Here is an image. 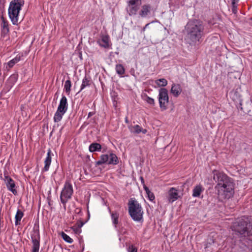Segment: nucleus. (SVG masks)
I'll list each match as a JSON object with an SVG mask.
<instances>
[{
    "mask_svg": "<svg viewBox=\"0 0 252 252\" xmlns=\"http://www.w3.org/2000/svg\"><path fill=\"white\" fill-rule=\"evenodd\" d=\"M143 188H144L145 191H146V194L149 193V191H151L147 187L144 186Z\"/></svg>",
    "mask_w": 252,
    "mask_h": 252,
    "instance_id": "obj_36",
    "label": "nucleus"
},
{
    "mask_svg": "<svg viewBox=\"0 0 252 252\" xmlns=\"http://www.w3.org/2000/svg\"><path fill=\"white\" fill-rule=\"evenodd\" d=\"M144 100L149 104L154 106L155 104V100L150 96L146 95Z\"/></svg>",
    "mask_w": 252,
    "mask_h": 252,
    "instance_id": "obj_33",
    "label": "nucleus"
},
{
    "mask_svg": "<svg viewBox=\"0 0 252 252\" xmlns=\"http://www.w3.org/2000/svg\"><path fill=\"white\" fill-rule=\"evenodd\" d=\"M180 196L178 190L175 188H171L167 193V199L169 203H172L178 199Z\"/></svg>",
    "mask_w": 252,
    "mask_h": 252,
    "instance_id": "obj_12",
    "label": "nucleus"
},
{
    "mask_svg": "<svg viewBox=\"0 0 252 252\" xmlns=\"http://www.w3.org/2000/svg\"><path fill=\"white\" fill-rule=\"evenodd\" d=\"M158 99L159 107L161 110H166L169 102L168 91L166 89L162 88L159 90Z\"/></svg>",
    "mask_w": 252,
    "mask_h": 252,
    "instance_id": "obj_8",
    "label": "nucleus"
},
{
    "mask_svg": "<svg viewBox=\"0 0 252 252\" xmlns=\"http://www.w3.org/2000/svg\"><path fill=\"white\" fill-rule=\"evenodd\" d=\"M125 122L126 123H128V120H127V118L126 117V119H125Z\"/></svg>",
    "mask_w": 252,
    "mask_h": 252,
    "instance_id": "obj_41",
    "label": "nucleus"
},
{
    "mask_svg": "<svg viewBox=\"0 0 252 252\" xmlns=\"http://www.w3.org/2000/svg\"><path fill=\"white\" fill-rule=\"evenodd\" d=\"M101 146L97 143H93L91 144L89 147V151L91 153L94 152H100L101 150Z\"/></svg>",
    "mask_w": 252,
    "mask_h": 252,
    "instance_id": "obj_21",
    "label": "nucleus"
},
{
    "mask_svg": "<svg viewBox=\"0 0 252 252\" xmlns=\"http://www.w3.org/2000/svg\"><path fill=\"white\" fill-rule=\"evenodd\" d=\"M186 35L185 40L190 45L201 43L204 35V27L202 22L194 20L188 22L185 26Z\"/></svg>",
    "mask_w": 252,
    "mask_h": 252,
    "instance_id": "obj_2",
    "label": "nucleus"
},
{
    "mask_svg": "<svg viewBox=\"0 0 252 252\" xmlns=\"http://www.w3.org/2000/svg\"><path fill=\"white\" fill-rule=\"evenodd\" d=\"M140 180H141V183L144 184V179L142 177H140Z\"/></svg>",
    "mask_w": 252,
    "mask_h": 252,
    "instance_id": "obj_40",
    "label": "nucleus"
},
{
    "mask_svg": "<svg viewBox=\"0 0 252 252\" xmlns=\"http://www.w3.org/2000/svg\"><path fill=\"white\" fill-rule=\"evenodd\" d=\"M248 221L246 220L245 218H241L237 220L235 225L233 227L234 230L238 232L241 235L245 236L246 234H247L248 236H249L252 234V233L251 231H248Z\"/></svg>",
    "mask_w": 252,
    "mask_h": 252,
    "instance_id": "obj_6",
    "label": "nucleus"
},
{
    "mask_svg": "<svg viewBox=\"0 0 252 252\" xmlns=\"http://www.w3.org/2000/svg\"><path fill=\"white\" fill-rule=\"evenodd\" d=\"M95 114V113L94 112H90L89 113H88V118H90L92 116H93L94 114Z\"/></svg>",
    "mask_w": 252,
    "mask_h": 252,
    "instance_id": "obj_37",
    "label": "nucleus"
},
{
    "mask_svg": "<svg viewBox=\"0 0 252 252\" xmlns=\"http://www.w3.org/2000/svg\"><path fill=\"white\" fill-rule=\"evenodd\" d=\"M150 25V23H148L147 24L145 27L143 28V29L142 30V31L144 32L146 29V28H148V26Z\"/></svg>",
    "mask_w": 252,
    "mask_h": 252,
    "instance_id": "obj_38",
    "label": "nucleus"
},
{
    "mask_svg": "<svg viewBox=\"0 0 252 252\" xmlns=\"http://www.w3.org/2000/svg\"><path fill=\"white\" fill-rule=\"evenodd\" d=\"M239 0H232V12L233 13L236 14L237 13V2Z\"/></svg>",
    "mask_w": 252,
    "mask_h": 252,
    "instance_id": "obj_32",
    "label": "nucleus"
},
{
    "mask_svg": "<svg viewBox=\"0 0 252 252\" xmlns=\"http://www.w3.org/2000/svg\"><path fill=\"white\" fill-rule=\"evenodd\" d=\"M91 84V80L88 77L85 76L82 80V84L81 85L80 90L79 93L82 91L86 87L90 86Z\"/></svg>",
    "mask_w": 252,
    "mask_h": 252,
    "instance_id": "obj_25",
    "label": "nucleus"
},
{
    "mask_svg": "<svg viewBox=\"0 0 252 252\" xmlns=\"http://www.w3.org/2000/svg\"><path fill=\"white\" fill-rule=\"evenodd\" d=\"M130 130L131 132L139 134L140 133H142L143 134H145L147 133V130L146 129L143 128L142 127L139 126L138 125H135L133 126H131L130 128Z\"/></svg>",
    "mask_w": 252,
    "mask_h": 252,
    "instance_id": "obj_20",
    "label": "nucleus"
},
{
    "mask_svg": "<svg viewBox=\"0 0 252 252\" xmlns=\"http://www.w3.org/2000/svg\"><path fill=\"white\" fill-rule=\"evenodd\" d=\"M84 224V222H82V221H81V222H80V224H79V225H78V226H79V227H82Z\"/></svg>",
    "mask_w": 252,
    "mask_h": 252,
    "instance_id": "obj_39",
    "label": "nucleus"
},
{
    "mask_svg": "<svg viewBox=\"0 0 252 252\" xmlns=\"http://www.w3.org/2000/svg\"><path fill=\"white\" fill-rule=\"evenodd\" d=\"M158 87H165L167 85V81L164 78H161L155 81Z\"/></svg>",
    "mask_w": 252,
    "mask_h": 252,
    "instance_id": "obj_29",
    "label": "nucleus"
},
{
    "mask_svg": "<svg viewBox=\"0 0 252 252\" xmlns=\"http://www.w3.org/2000/svg\"><path fill=\"white\" fill-rule=\"evenodd\" d=\"M116 71L117 73L121 76L124 75L125 72V68L121 64H117L116 65Z\"/></svg>",
    "mask_w": 252,
    "mask_h": 252,
    "instance_id": "obj_28",
    "label": "nucleus"
},
{
    "mask_svg": "<svg viewBox=\"0 0 252 252\" xmlns=\"http://www.w3.org/2000/svg\"><path fill=\"white\" fill-rule=\"evenodd\" d=\"M24 4V0H12L10 2L8 14L13 25H18L20 11Z\"/></svg>",
    "mask_w": 252,
    "mask_h": 252,
    "instance_id": "obj_4",
    "label": "nucleus"
},
{
    "mask_svg": "<svg viewBox=\"0 0 252 252\" xmlns=\"http://www.w3.org/2000/svg\"><path fill=\"white\" fill-rule=\"evenodd\" d=\"M73 193L72 185L69 180H66L63 188L61 194L60 200L62 203L65 207L66 203L70 200Z\"/></svg>",
    "mask_w": 252,
    "mask_h": 252,
    "instance_id": "obj_5",
    "label": "nucleus"
},
{
    "mask_svg": "<svg viewBox=\"0 0 252 252\" xmlns=\"http://www.w3.org/2000/svg\"><path fill=\"white\" fill-rule=\"evenodd\" d=\"M230 96L234 101L241 102V95L237 90H233L230 93Z\"/></svg>",
    "mask_w": 252,
    "mask_h": 252,
    "instance_id": "obj_23",
    "label": "nucleus"
},
{
    "mask_svg": "<svg viewBox=\"0 0 252 252\" xmlns=\"http://www.w3.org/2000/svg\"><path fill=\"white\" fill-rule=\"evenodd\" d=\"M52 151L50 149H48L47 154V156L44 160V166L42 169V172H47L49 170L51 161H52Z\"/></svg>",
    "mask_w": 252,
    "mask_h": 252,
    "instance_id": "obj_13",
    "label": "nucleus"
},
{
    "mask_svg": "<svg viewBox=\"0 0 252 252\" xmlns=\"http://www.w3.org/2000/svg\"><path fill=\"white\" fill-rule=\"evenodd\" d=\"M109 212L111 214V218L112 221V223L115 227H117V225L119 223V214L115 211L111 212L110 210L109 209Z\"/></svg>",
    "mask_w": 252,
    "mask_h": 252,
    "instance_id": "obj_22",
    "label": "nucleus"
},
{
    "mask_svg": "<svg viewBox=\"0 0 252 252\" xmlns=\"http://www.w3.org/2000/svg\"><path fill=\"white\" fill-rule=\"evenodd\" d=\"M141 0H129L127 2L126 11L129 16H134L137 13Z\"/></svg>",
    "mask_w": 252,
    "mask_h": 252,
    "instance_id": "obj_10",
    "label": "nucleus"
},
{
    "mask_svg": "<svg viewBox=\"0 0 252 252\" xmlns=\"http://www.w3.org/2000/svg\"><path fill=\"white\" fill-rule=\"evenodd\" d=\"M147 195L148 196L149 199L150 201H153L155 200V195H154V193L153 192H152L151 191H149V193H148L147 194Z\"/></svg>",
    "mask_w": 252,
    "mask_h": 252,
    "instance_id": "obj_35",
    "label": "nucleus"
},
{
    "mask_svg": "<svg viewBox=\"0 0 252 252\" xmlns=\"http://www.w3.org/2000/svg\"><path fill=\"white\" fill-rule=\"evenodd\" d=\"M71 87V82L69 79L65 81L64 85V90L66 93L69 94L70 93Z\"/></svg>",
    "mask_w": 252,
    "mask_h": 252,
    "instance_id": "obj_30",
    "label": "nucleus"
},
{
    "mask_svg": "<svg viewBox=\"0 0 252 252\" xmlns=\"http://www.w3.org/2000/svg\"><path fill=\"white\" fill-rule=\"evenodd\" d=\"M62 237L64 241L69 244H71L73 242V240L72 238H71L68 235L63 232L62 233Z\"/></svg>",
    "mask_w": 252,
    "mask_h": 252,
    "instance_id": "obj_31",
    "label": "nucleus"
},
{
    "mask_svg": "<svg viewBox=\"0 0 252 252\" xmlns=\"http://www.w3.org/2000/svg\"><path fill=\"white\" fill-rule=\"evenodd\" d=\"M118 158L117 156L113 153L109 155L104 154L100 157V159L96 162V165L103 164L116 165L118 163Z\"/></svg>",
    "mask_w": 252,
    "mask_h": 252,
    "instance_id": "obj_7",
    "label": "nucleus"
},
{
    "mask_svg": "<svg viewBox=\"0 0 252 252\" xmlns=\"http://www.w3.org/2000/svg\"><path fill=\"white\" fill-rule=\"evenodd\" d=\"M182 92V89L179 84L173 83L172 85L170 92L174 97H177L179 96Z\"/></svg>",
    "mask_w": 252,
    "mask_h": 252,
    "instance_id": "obj_17",
    "label": "nucleus"
},
{
    "mask_svg": "<svg viewBox=\"0 0 252 252\" xmlns=\"http://www.w3.org/2000/svg\"><path fill=\"white\" fill-rule=\"evenodd\" d=\"M68 109L67 100L65 96L62 95L57 109L59 111L66 113Z\"/></svg>",
    "mask_w": 252,
    "mask_h": 252,
    "instance_id": "obj_16",
    "label": "nucleus"
},
{
    "mask_svg": "<svg viewBox=\"0 0 252 252\" xmlns=\"http://www.w3.org/2000/svg\"><path fill=\"white\" fill-rule=\"evenodd\" d=\"M24 216L23 212L20 209L17 210L15 216V225H18L20 224V221Z\"/></svg>",
    "mask_w": 252,
    "mask_h": 252,
    "instance_id": "obj_24",
    "label": "nucleus"
},
{
    "mask_svg": "<svg viewBox=\"0 0 252 252\" xmlns=\"http://www.w3.org/2000/svg\"><path fill=\"white\" fill-rule=\"evenodd\" d=\"M65 113L63 111H59L58 110L56 111L54 116V121L55 123H58L61 121L63 118V116Z\"/></svg>",
    "mask_w": 252,
    "mask_h": 252,
    "instance_id": "obj_27",
    "label": "nucleus"
},
{
    "mask_svg": "<svg viewBox=\"0 0 252 252\" xmlns=\"http://www.w3.org/2000/svg\"><path fill=\"white\" fill-rule=\"evenodd\" d=\"M2 22L0 25V34L2 37H5L9 32V24L8 22L4 19V18L1 17Z\"/></svg>",
    "mask_w": 252,
    "mask_h": 252,
    "instance_id": "obj_15",
    "label": "nucleus"
},
{
    "mask_svg": "<svg viewBox=\"0 0 252 252\" xmlns=\"http://www.w3.org/2000/svg\"><path fill=\"white\" fill-rule=\"evenodd\" d=\"M4 181L8 190L10 191L14 195L17 194V191L15 189V183L14 181L7 174H4Z\"/></svg>",
    "mask_w": 252,
    "mask_h": 252,
    "instance_id": "obj_11",
    "label": "nucleus"
},
{
    "mask_svg": "<svg viewBox=\"0 0 252 252\" xmlns=\"http://www.w3.org/2000/svg\"><path fill=\"white\" fill-rule=\"evenodd\" d=\"M152 10L151 5L149 4H143L139 12V15L142 18L147 17L151 14Z\"/></svg>",
    "mask_w": 252,
    "mask_h": 252,
    "instance_id": "obj_14",
    "label": "nucleus"
},
{
    "mask_svg": "<svg viewBox=\"0 0 252 252\" xmlns=\"http://www.w3.org/2000/svg\"><path fill=\"white\" fill-rule=\"evenodd\" d=\"M213 179L217 183L215 189L219 196L222 199H229L233 196L234 184L231 178L222 172L213 171Z\"/></svg>",
    "mask_w": 252,
    "mask_h": 252,
    "instance_id": "obj_1",
    "label": "nucleus"
},
{
    "mask_svg": "<svg viewBox=\"0 0 252 252\" xmlns=\"http://www.w3.org/2000/svg\"><path fill=\"white\" fill-rule=\"evenodd\" d=\"M32 246L31 252H39L40 236L39 229H34L31 234Z\"/></svg>",
    "mask_w": 252,
    "mask_h": 252,
    "instance_id": "obj_9",
    "label": "nucleus"
},
{
    "mask_svg": "<svg viewBox=\"0 0 252 252\" xmlns=\"http://www.w3.org/2000/svg\"><path fill=\"white\" fill-rule=\"evenodd\" d=\"M22 57V55L20 54L16 55L14 58L12 59L7 63L6 68L7 69L12 68L16 63L21 61Z\"/></svg>",
    "mask_w": 252,
    "mask_h": 252,
    "instance_id": "obj_19",
    "label": "nucleus"
},
{
    "mask_svg": "<svg viewBox=\"0 0 252 252\" xmlns=\"http://www.w3.org/2000/svg\"><path fill=\"white\" fill-rule=\"evenodd\" d=\"M127 252H137V249L133 245H129L127 248Z\"/></svg>",
    "mask_w": 252,
    "mask_h": 252,
    "instance_id": "obj_34",
    "label": "nucleus"
},
{
    "mask_svg": "<svg viewBox=\"0 0 252 252\" xmlns=\"http://www.w3.org/2000/svg\"><path fill=\"white\" fill-rule=\"evenodd\" d=\"M203 190L204 189L201 186H196L192 190V196L194 197H199Z\"/></svg>",
    "mask_w": 252,
    "mask_h": 252,
    "instance_id": "obj_26",
    "label": "nucleus"
},
{
    "mask_svg": "<svg viewBox=\"0 0 252 252\" xmlns=\"http://www.w3.org/2000/svg\"><path fill=\"white\" fill-rule=\"evenodd\" d=\"M128 212L131 219L140 222L143 220L144 212L140 203L135 199L131 198L128 202Z\"/></svg>",
    "mask_w": 252,
    "mask_h": 252,
    "instance_id": "obj_3",
    "label": "nucleus"
},
{
    "mask_svg": "<svg viewBox=\"0 0 252 252\" xmlns=\"http://www.w3.org/2000/svg\"><path fill=\"white\" fill-rule=\"evenodd\" d=\"M109 37L108 35H102L100 40L97 41V43L100 46L107 48L109 46Z\"/></svg>",
    "mask_w": 252,
    "mask_h": 252,
    "instance_id": "obj_18",
    "label": "nucleus"
}]
</instances>
